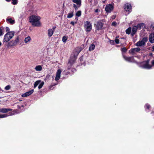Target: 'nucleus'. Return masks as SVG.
Listing matches in <instances>:
<instances>
[{
  "label": "nucleus",
  "instance_id": "nucleus-46",
  "mask_svg": "<svg viewBox=\"0 0 154 154\" xmlns=\"http://www.w3.org/2000/svg\"><path fill=\"white\" fill-rule=\"evenodd\" d=\"M151 64H152V65H151V66H152V67L154 66V59L152 60V61H151Z\"/></svg>",
  "mask_w": 154,
  "mask_h": 154
},
{
  "label": "nucleus",
  "instance_id": "nucleus-8",
  "mask_svg": "<svg viewBox=\"0 0 154 154\" xmlns=\"http://www.w3.org/2000/svg\"><path fill=\"white\" fill-rule=\"evenodd\" d=\"M146 41V38H144L143 39L138 42L135 44L137 46H142L145 45V42Z\"/></svg>",
  "mask_w": 154,
  "mask_h": 154
},
{
  "label": "nucleus",
  "instance_id": "nucleus-52",
  "mask_svg": "<svg viewBox=\"0 0 154 154\" xmlns=\"http://www.w3.org/2000/svg\"><path fill=\"white\" fill-rule=\"evenodd\" d=\"M58 82L57 83H55V84H53V86H54V85H57V84H58Z\"/></svg>",
  "mask_w": 154,
  "mask_h": 154
},
{
  "label": "nucleus",
  "instance_id": "nucleus-34",
  "mask_svg": "<svg viewBox=\"0 0 154 154\" xmlns=\"http://www.w3.org/2000/svg\"><path fill=\"white\" fill-rule=\"evenodd\" d=\"M150 107V106L147 103L145 104V108L146 110V109H149Z\"/></svg>",
  "mask_w": 154,
  "mask_h": 154
},
{
  "label": "nucleus",
  "instance_id": "nucleus-47",
  "mask_svg": "<svg viewBox=\"0 0 154 154\" xmlns=\"http://www.w3.org/2000/svg\"><path fill=\"white\" fill-rule=\"evenodd\" d=\"M21 107H23V105H21V106H20L19 105H18L17 106V108H18V109H20Z\"/></svg>",
  "mask_w": 154,
  "mask_h": 154
},
{
  "label": "nucleus",
  "instance_id": "nucleus-18",
  "mask_svg": "<svg viewBox=\"0 0 154 154\" xmlns=\"http://www.w3.org/2000/svg\"><path fill=\"white\" fill-rule=\"evenodd\" d=\"M149 42L152 43H154V33H152L149 35Z\"/></svg>",
  "mask_w": 154,
  "mask_h": 154
},
{
  "label": "nucleus",
  "instance_id": "nucleus-48",
  "mask_svg": "<svg viewBox=\"0 0 154 154\" xmlns=\"http://www.w3.org/2000/svg\"><path fill=\"white\" fill-rule=\"evenodd\" d=\"M115 18L116 16L115 15H113L112 17V19H114Z\"/></svg>",
  "mask_w": 154,
  "mask_h": 154
},
{
  "label": "nucleus",
  "instance_id": "nucleus-1",
  "mask_svg": "<svg viewBox=\"0 0 154 154\" xmlns=\"http://www.w3.org/2000/svg\"><path fill=\"white\" fill-rule=\"evenodd\" d=\"M77 57V55L71 56L68 63L67 69L69 71L67 72H66L67 74H69L71 73V72H74L75 70L74 68H72L71 67L72 65L74 63Z\"/></svg>",
  "mask_w": 154,
  "mask_h": 154
},
{
  "label": "nucleus",
  "instance_id": "nucleus-45",
  "mask_svg": "<svg viewBox=\"0 0 154 154\" xmlns=\"http://www.w3.org/2000/svg\"><path fill=\"white\" fill-rule=\"evenodd\" d=\"M77 23V22H74L73 21H72L71 22V24L73 25H74L76 23Z\"/></svg>",
  "mask_w": 154,
  "mask_h": 154
},
{
  "label": "nucleus",
  "instance_id": "nucleus-59",
  "mask_svg": "<svg viewBox=\"0 0 154 154\" xmlns=\"http://www.w3.org/2000/svg\"><path fill=\"white\" fill-rule=\"evenodd\" d=\"M1 45H2V43H1V42H0V46Z\"/></svg>",
  "mask_w": 154,
  "mask_h": 154
},
{
  "label": "nucleus",
  "instance_id": "nucleus-49",
  "mask_svg": "<svg viewBox=\"0 0 154 154\" xmlns=\"http://www.w3.org/2000/svg\"><path fill=\"white\" fill-rule=\"evenodd\" d=\"M10 30L9 28L8 27H6V31H8Z\"/></svg>",
  "mask_w": 154,
  "mask_h": 154
},
{
  "label": "nucleus",
  "instance_id": "nucleus-57",
  "mask_svg": "<svg viewBox=\"0 0 154 154\" xmlns=\"http://www.w3.org/2000/svg\"><path fill=\"white\" fill-rule=\"evenodd\" d=\"M55 28H56V27H53V29H55Z\"/></svg>",
  "mask_w": 154,
  "mask_h": 154
},
{
  "label": "nucleus",
  "instance_id": "nucleus-20",
  "mask_svg": "<svg viewBox=\"0 0 154 154\" xmlns=\"http://www.w3.org/2000/svg\"><path fill=\"white\" fill-rule=\"evenodd\" d=\"M73 2L76 3L78 5V7H79L81 5V0H72Z\"/></svg>",
  "mask_w": 154,
  "mask_h": 154
},
{
  "label": "nucleus",
  "instance_id": "nucleus-29",
  "mask_svg": "<svg viewBox=\"0 0 154 154\" xmlns=\"http://www.w3.org/2000/svg\"><path fill=\"white\" fill-rule=\"evenodd\" d=\"M39 84V85H38V88L39 89L41 88L42 86H43L44 84V82H41Z\"/></svg>",
  "mask_w": 154,
  "mask_h": 154
},
{
  "label": "nucleus",
  "instance_id": "nucleus-30",
  "mask_svg": "<svg viewBox=\"0 0 154 154\" xmlns=\"http://www.w3.org/2000/svg\"><path fill=\"white\" fill-rule=\"evenodd\" d=\"M68 37L67 36L64 35L63 37L62 38V41L64 42L65 43Z\"/></svg>",
  "mask_w": 154,
  "mask_h": 154
},
{
  "label": "nucleus",
  "instance_id": "nucleus-28",
  "mask_svg": "<svg viewBox=\"0 0 154 154\" xmlns=\"http://www.w3.org/2000/svg\"><path fill=\"white\" fill-rule=\"evenodd\" d=\"M131 27L128 28L126 30V34L128 35L130 34L131 32Z\"/></svg>",
  "mask_w": 154,
  "mask_h": 154
},
{
  "label": "nucleus",
  "instance_id": "nucleus-19",
  "mask_svg": "<svg viewBox=\"0 0 154 154\" xmlns=\"http://www.w3.org/2000/svg\"><path fill=\"white\" fill-rule=\"evenodd\" d=\"M40 17L36 15H32L29 17V19H40Z\"/></svg>",
  "mask_w": 154,
  "mask_h": 154
},
{
  "label": "nucleus",
  "instance_id": "nucleus-53",
  "mask_svg": "<svg viewBox=\"0 0 154 154\" xmlns=\"http://www.w3.org/2000/svg\"><path fill=\"white\" fill-rule=\"evenodd\" d=\"M3 91L2 90L1 88H0V92H2Z\"/></svg>",
  "mask_w": 154,
  "mask_h": 154
},
{
  "label": "nucleus",
  "instance_id": "nucleus-32",
  "mask_svg": "<svg viewBox=\"0 0 154 154\" xmlns=\"http://www.w3.org/2000/svg\"><path fill=\"white\" fill-rule=\"evenodd\" d=\"M50 77V75H46L45 78V79L44 80L45 82H46V81L47 82L48 81Z\"/></svg>",
  "mask_w": 154,
  "mask_h": 154
},
{
  "label": "nucleus",
  "instance_id": "nucleus-21",
  "mask_svg": "<svg viewBox=\"0 0 154 154\" xmlns=\"http://www.w3.org/2000/svg\"><path fill=\"white\" fill-rule=\"evenodd\" d=\"M9 115L7 114H0V118H2L6 117L12 115V112H9Z\"/></svg>",
  "mask_w": 154,
  "mask_h": 154
},
{
  "label": "nucleus",
  "instance_id": "nucleus-51",
  "mask_svg": "<svg viewBox=\"0 0 154 154\" xmlns=\"http://www.w3.org/2000/svg\"><path fill=\"white\" fill-rule=\"evenodd\" d=\"M152 51H154V45L152 47Z\"/></svg>",
  "mask_w": 154,
  "mask_h": 154
},
{
  "label": "nucleus",
  "instance_id": "nucleus-9",
  "mask_svg": "<svg viewBox=\"0 0 154 154\" xmlns=\"http://www.w3.org/2000/svg\"><path fill=\"white\" fill-rule=\"evenodd\" d=\"M140 50V49L139 48H132L129 50V53L132 55H134L139 52Z\"/></svg>",
  "mask_w": 154,
  "mask_h": 154
},
{
  "label": "nucleus",
  "instance_id": "nucleus-35",
  "mask_svg": "<svg viewBox=\"0 0 154 154\" xmlns=\"http://www.w3.org/2000/svg\"><path fill=\"white\" fill-rule=\"evenodd\" d=\"M12 3L14 5H16L17 3V0H12Z\"/></svg>",
  "mask_w": 154,
  "mask_h": 154
},
{
  "label": "nucleus",
  "instance_id": "nucleus-40",
  "mask_svg": "<svg viewBox=\"0 0 154 154\" xmlns=\"http://www.w3.org/2000/svg\"><path fill=\"white\" fill-rule=\"evenodd\" d=\"M77 49L79 50V51L77 52L78 54L79 53L80 51L82 50V48L81 47H78L77 48Z\"/></svg>",
  "mask_w": 154,
  "mask_h": 154
},
{
  "label": "nucleus",
  "instance_id": "nucleus-44",
  "mask_svg": "<svg viewBox=\"0 0 154 154\" xmlns=\"http://www.w3.org/2000/svg\"><path fill=\"white\" fill-rule=\"evenodd\" d=\"M116 22H113L112 23V25L113 26H116Z\"/></svg>",
  "mask_w": 154,
  "mask_h": 154
},
{
  "label": "nucleus",
  "instance_id": "nucleus-26",
  "mask_svg": "<svg viewBox=\"0 0 154 154\" xmlns=\"http://www.w3.org/2000/svg\"><path fill=\"white\" fill-rule=\"evenodd\" d=\"M41 82V81L40 80L36 81L34 83V88H35Z\"/></svg>",
  "mask_w": 154,
  "mask_h": 154
},
{
  "label": "nucleus",
  "instance_id": "nucleus-5",
  "mask_svg": "<svg viewBox=\"0 0 154 154\" xmlns=\"http://www.w3.org/2000/svg\"><path fill=\"white\" fill-rule=\"evenodd\" d=\"M19 42V38L17 37L15 40H12L8 42L7 46L8 47H12L16 46Z\"/></svg>",
  "mask_w": 154,
  "mask_h": 154
},
{
  "label": "nucleus",
  "instance_id": "nucleus-58",
  "mask_svg": "<svg viewBox=\"0 0 154 154\" xmlns=\"http://www.w3.org/2000/svg\"><path fill=\"white\" fill-rule=\"evenodd\" d=\"M7 19H9V20H10V19H12L11 18H7Z\"/></svg>",
  "mask_w": 154,
  "mask_h": 154
},
{
  "label": "nucleus",
  "instance_id": "nucleus-12",
  "mask_svg": "<svg viewBox=\"0 0 154 154\" xmlns=\"http://www.w3.org/2000/svg\"><path fill=\"white\" fill-rule=\"evenodd\" d=\"M97 30H99L101 29L103 26L102 23L100 21L97 22L96 24H95Z\"/></svg>",
  "mask_w": 154,
  "mask_h": 154
},
{
  "label": "nucleus",
  "instance_id": "nucleus-38",
  "mask_svg": "<svg viewBox=\"0 0 154 154\" xmlns=\"http://www.w3.org/2000/svg\"><path fill=\"white\" fill-rule=\"evenodd\" d=\"M10 88H11L10 86L9 85H8L6 86L5 87V89L6 90H8L10 89Z\"/></svg>",
  "mask_w": 154,
  "mask_h": 154
},
{
  "label": "nucleus",
  "instance_id": "nucleus-11",
  "mask_svg": "<svg viewBox=\"0 0 154 154\" xmlns=\"http://www.w3.org/2000/svg\"><path fill=\"white\" fill-rule=\"evenodd\" d=\"M123 57L126 61L130 62H133L134 61V57H128L125 55H123Z\"/></svg>",
  "mask_w": 154,
  "mask_h": 154
},
{
  "label": "nucleus",
  "instance_id": "nucleus-2",
  "mask_svg": "<svg viewBox=\"0 0 154 154\" xmlns=\"http://www.w3.org/2000/svg\"><path fill=\"white\" fill-rule=\"evenodd\" d=\"M14 35V32H8L4 35L3 42H8L13 37Z\"/></svg>",
  "mask_w": 154,
  "mask_h": 154
},
{
  "label": "nucleus",
  "instance_id": "nucleus-23",
  "mask_svg": "<svg viewBox=\"0 0 154 154\" xmlns=\"http://www.w3.org/2000/svg\"><path fill=\"white\" fill-rule=\"evenodd\" d=\"M31 40V37L30 36H28L27 37H26L25 38V39L24 40V42L26 44L28 42H30Z\"/></svg>",
  "mask_w": 154,
  "mask_h": 154
},
{
  "label": "nucleus",
  "instance_id": "nucleus-27",
  "mask_svg": "<svg viewBox=\"0 0 154 154\" xmlns=\"http://www.w3.org/2000/svg\"><path fill=\"white\" fill-rule=\"evenodd\" d=\"M7 23L11 24H13L15 23L14 20H7Z\"/></svg>",
  "mask_w": 154,
  "mask_h": 154
},
{
  "label": "nucleus",
  "instance_id": "nucleus-37",
  "mask_svg": "<svg viewBox=\"0 0 154 154\" xmlns=\"http://www.w3.org/2000/svg\"><path fill=\"white\" fill-rule=\"evenodd\" d=\"M4 34V32L3 30L0 28V36Z\"/></svg>",
  "mask_w": 154,
  "mask_h": 154
},
{
  "label": "nucleus",
  "instance_id": "nucleus-13",
  "mask_svg": "<svg viewBox=\"0 0 154 154\" xmlns=\"http://www.w3.org/2000/svg\"><path fill=\"white\" fill-rule=\"evenodd\" d=\"M34 91V89H32L30 90V91L26 92L24 94H23L21 95V96L22 97H25L29 96L30 95L32 94L33 93Z\"/></svg>",
  "mask_w": 154,
  "mask_h": 154
},
{
  "label": "nucleus",
  "instance_id": "nucleus-16",
  "mask_svg": "<svg viewBox=\"0 0 154 154\" xmlns=\"http://www.w3.org/2000/svg\"><path fill=\"white\" fill-rule=\"evenodd\" d=\"M11 110L12 109H11L0 108V112L3 113H5Z\"/></svg>",
  "mask_w": 154,
  "mask_h": 154
},
{
  "label": "nucleus",
  "instance_id": "nucleus-3",
  "mask_svg": "<svg viewBox=\"0 0 154 154\" xmlns=\"http://www.w3.org/2000/svg\"><path fill=\"white\" fill-rule=\"evenodd\" d=\"M149 60L147 61L141 63L139 66L140 67L146 69H150L152 68V66L150 65L149 63Z\"/></svg>",
  "mask_w": 154,
  "mask_h": 154
},
{
  "label": "nucleus",
  "instance_id": "nucleus-25",
  "mask_svg": "<svg viewBox=\"0 0 154 154\" xmlns=\"http://www.w3.org/2000/svg\"><path fill=\"white\" fill-rule=\"evenodd\" d=\"M95 48V46L94 44H92L90 46L89 48V50L90 51H93Z\"/></svg>",
  "mask_w": 154,
  "mask_h": 154
},
{
  "label": "nucleus",
  "instance_id": "nucleus-15",
  "mask_svg": "<svg viewBox=\"0 0 154 154\" xmlns=\"http://www.w3.org/2000/svg\"><path fill=\"white\" fill-rule=\"evenodd\" d=\"M136 26L138 29H140L142 28H146L145 24L143 23H139Z\"/></svg>",
  "mask_w": 154,
  "mask_h": 154
},
{
  "label": "nucleus",
  "instance_id": "nucleus-36",
  "mask_svg": "<svg viewBox=\"0 0 154 154\" xmlns=\"http://www.w3.org/2000/svg\"><path fill=\"white\" fill-rule=\"evenodd\" d=\"M118 37H117L115 40V42L116 44H118L119 43V40L117 38Z\"/></svg>",
  "mask_w": 154,
  "mask_h": 154
},
{
  "label": "nucleus",
  "instance_id": "nucleus-55",
  "mask_svg": "<svg viewBox=\"0 0 154 154\" xmlns=\"http://www.w3.org/2000/svg\"><path fill=\"white\" fill-rule=\"evenodd\" d=\"M11 0H6V1L7 2H9Z\"/></svg>",
  "mask_w": 154,
  "mask_h": 154
},
{
  "label": "nucleus",
  "instance_id": "nucleus-7",
  "mask_svg": "<svg viewBox=\"0 0 154 154\" xmlns=\"http://www.w3.org/2000/svg\"><path fill=\"white\" fill-rule=\"evenodd\" d=\"M29 22L32 26H40L41 25V23L39 20H29Z\"/></svg>",
  "mask_w": 154,
  "mask_h": 154
},
{
  "label": "nucleus",
  "instance_id": "nucleus-39",
  "mask_svg": "<svg viewBox=\"0 0 154 154\" xmlns=\"http://www.w3.org/2000/svg\"><path fill=\"white\" fill-rule=\"evenodd\" d=\"M121 51L122 52H125L127 51V49L125 48H121Z\"/></svg>",
  "mask_w": 154,
  "mask_h": 154
},
{
  "label": "nucleus",
  "instance_id": "nucleus-54",
  "mask_svg": "<svg viewBox=\"0 0 154 154\" xmlns=\"http://www.w3.org/2000/svg\"><path fill=\"white\" fill-rule=\"evenodd\" d=\"M106 0H102V1L103 3H104Z\"/></svg>",
  "mask_w": 154,
  "mask_h": 154
},
{
  "label": "nucleus",
  "instance_id": "nucleus-14",
  "mask_svg": "<svg viewBox=\"0 0 154 154\" xmlns=\"http://www.w3.org/2000/svg\"><path fill=\"white\" fill-rule=\"evenodd\" d=\"M61 71L60 69H58L57 72L56 76L55 78L56 81H58L60 79Z\"/></svg>",
  "mask_w": 154,
  "mask_h": 154
},
{
  "label": "nucleus",
  "instance_id": "nucleus-41",
  "mask_svg": "<svg viewBox=\"0 0 154 154\" xmlns=\"http://www.w3.org/2000/svg\"><path fill=\"white\" fill-rule=\"evenodd\" d=\"M150 28L153 30H154V23H151L150 26Z\"/></svg>",
  "mask_w": 154,
  "mask_h": 154
},
{
  "label": "nucleus",
  "instance_id": "nucleus-22",
  "mask_svg": "<svg viewBox=\"0 0 154 154\" xmlns=\"http://www.w3.org/2000/svg\"><path fill=\"white\" fill-rule=\"evenodd\" d=\"M54 31L52 29H49L48 30V35L49 37H51Z\"/></svg>",
  "mask_w": 154,
  "mask_h": 154
},
{
  "label": "nucleus",
  "instance_id": "nucleus-61",
  "mask_svg": "<svg viewBox=\"0 0 154 154\" xmlns=\"http://www.w3.org/2000/svg\"><path fill=\"white\" fill-rule=\"evenodd\" d=\"M153 113H154V112H153Z\"/></svg>",
  "mask_w": 154,
  "mask_h": 154
},
{
  "label": "nucleus",
  "instance_id": "nucleus-31",
  "mask_svg": "<svg viewBox=\"0 0 154 154\" xmlns=\"http://www.w3.org/2000/svg\"><path fill=\"white\" fill-rule=\"evenodd\" d=\"M73 13L71 12L68 14L67 17L68 18H72L73 16Z\"/></svg>",
  "mask_w": 154,
  "mask_h": 154
},
{
  "label": "nucleus",
  "instance_id": "nucleus-4",
  "mask_svg": "<svg viewBox=\"0 0 154 154\" xmlns=\"http://www.w3.org/2000/svg\"><path fill=\"white\" fill-rule=\"evenodd\" d=\"M124 9L126 15H127L132 11V6L129 3H126L124 6Z\"/></svg>",
  "mask_w": 154,
  "mask_h": 154
},
{
  "label": "nucleus",
  "instance_id": "nucleus-56",
  "mask_svg": "<svg viewBox=\"0 0 154 154\" xmlns=\"http://www.w3.org/2000/svg\"><path fill=\"white\" fill-rule=\"evenodd\" d=\"M118 2H119L121 0H116Z\"/></svg>",
  "mask_w": 154,
  "mask_h": 154
},
{
  "label": "nucleus",
  "instance_id": "nucleus-33",
  "mask_svg": "<svg viewBox=\"0 0 154 154\" xmlns=\"http://www.w3.org/2000/svg\"><path fill=\"white\" fill-rule=\"evenodd\" d=\"M81 15V11H78L76 14V15L77 17H80Z\"/></svg>",
  "mask_w": 154,
  "mask_h": 154
},
{
  "label": "nucleus",
  "instance_id": "nucleus-60",
  "mask_svg": "<svg viewBox=\"0 0 154 154\" xmlns=\"http://www.w3.org/2000/svg\"><path fill=\"white\" fill-rule=\"evenodd\" d=\"M80 61H81V60H82V59H81V58H80Z\"/></svg>",
  "mask_w": 154,
  "mask_h": 154
},
{
  "label": "nucleus",
  "instance_id": "nucleus-24",
  "mask_svg": "<svg viewBox=\"0 0 154 154\" xmlns=\"http://www.w3.org/2000/svg\"><path fill=\"white\" fill-rule=\"evenodd\" d=\"M35 69L36 71H40L42 70V67L41 65H38L35 67Z\"/></svg>",
  "mask_w": 154,
  "mask_h": 154
},
{
  "label": "nucleus",
  "instance_id": "nucleus-50",
  "mask_svg": "<svg viewBox=\"0 0 154 154\" xmlns=\"http://www.w3.org/2000/svg\"><path fill=\"white\" fill-rule=\"evenodd\" d=\"M98 11V9H96L95 10V12L96 13Z\"/></svg>",
  "mask_w": 154,
  "mask_h": 154
},
{
  "label": "nucleus",
  "instance_id": "nucleus-10",
  "mask_svg": "<svg viewBox=\"0 0 154 154\" xmlns=\"http://www.w3.org/2000/svg\"><path fill=\"white\" fill-rule=\"evenodd\" d=\"M113 9V6L111 4H109L106 5L105 8V10L107 13L110 12Z\"/></svg>",
  "mask_w": 154,
  "mask_h": 154
},
{
  "label": "nucleus",
  "instance_id": "nucleus-43",
  "mask_svg": "<svg viewBox=\"0 0 154 154\" xmlns=\"http://www.w3.org/2000/svg\"><path fill=\"white\" fill-rule=\"evenodd\" d=\"M73 5V7L74 8L75 10H76L78 8L76 5H75V4H74Z\"/></svg>",
  "mask_w": 154,
  "mask_h": 154
},
{
  "label": "nucleus",
  "instance_id": "nucleus-6",
  "mask_svg": "<svg viewBox=\"0 0 154 154\" xmlns=\"http://www.w3.org/2000/svg\"><path fill=\"white\" fill-rule=\"evenodd\" d=\"M84 27L86 32H89L92 29L91 24L90 22L87 21L84 23Z\"/></svg>",
  "mask_w": 154,
  "mask_h": 154
},
{
  "label": "nucleus",
  "instance_id": "nucleus-17",
  "mask_svg": "<svg viewBox=\"0 0 154 154\" xmlns=\"http://www.w3.org/2000/svg\"><path fill=\"white\" fill-rule=\"evenodd\" d=\"M137 29H138L137 27H136V26H134L133 27L132 32L131 33L132 36H133L136 33L137 31Z\"/></svg>",
  "mask_w": 154,
  "mask_h": 154
},
{
  "label": "nucleus",
  "instance_id": "nucleus-42",
  "mask_svg": "<svg viewBox=\"0 0 154 154\" xmlns=\"http://www.w3.org/2000/svg\"><path fill=\"white\" fill-rule=\"evenodd\" d=\"M109 42L110 44L112 45H114L115 44V43L114 41L112 40H110L109 41Z\"/></svg>",
  "mask_w": 154,
  "mask_h": 154
}]
</instances>
